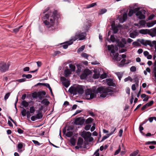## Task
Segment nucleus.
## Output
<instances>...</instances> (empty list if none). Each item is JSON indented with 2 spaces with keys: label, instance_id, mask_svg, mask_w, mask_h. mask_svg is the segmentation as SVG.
<instances>
[{
  "label": "nucleus",
  "instance_id": "obj_20",
  "mask_svg": "<svg viewBox=\"0 0 156 156\" xmlns=\"http://www.w3.org/2000/svg\"><path fill=\"white\" fill-rule=\"evenodd\" d=\"M106 82L107 84L109 86H114V83L113 82L112 80L111 79H107Z\"/></svg>",
  "mask_w": 156,
  "mask_h": 156
},
{
  "label": "nucleus",
  "instance_id": "obj_30",
  "mask_svg": "<svg viewBox=\"0 0 156 156\" xmlns=\"http://www.w3.org/2000/svg\"><path fill=\"white\" fill-rule=\"evenodd\" d=\"M96 5V2L93 3L91 4L87 5L86 8H90Z\"/></svg>",
  "mask_w": 156,
  "mask_h": 156
},
{
  "label": "nucleus",
  "instance_id": "obj_18",
  "mask_svg": "<svg viewBox=\"0 0 156 156\" xmlns=\"http://www.w3.org/2000/svg\"><path fill=\"white\" fill-rule=\"evenodd\" d=\"M108 50L109 51H111V53L114 54L115 51V48L113 45H108Z\"/></svg>",
  "mask_w": 156,
  "mask_h": 156
},
{
  "label": "nucleus",
  "instance_id": "obj_13",
  "mask_svg": "<svg viewBox=\"0 0 156 156\" xmlns=\"http://www.w3.org/2000/svg\"><path fill=\"white\" fill-rule=\"evenodd\" d=\"M73 41V40L72 39V38L71 37V39L69 41H67L64 43L62 45L63 48L64 49H66L68 48V45H70L73 44L74 41Z\"/></svg>",
  "mask_w": 156,
  "mask_h": 156
},
{
  "label": "nucleus",
  "instance_id": "obj_9",
  "mask_svg": "<svg viewBox=\"0 0 156 156\" xmlns=\"http://www.w3.org/2000/svg\"><path fill=\"white\" fill-rule=\"evenodd\" d=\"M9 66L8 63L6 64L3 62H0V70L2 72H5L8 69Z\"/></svg>",
  "mask_w": 156,
  "mask_h": 156
},
{
  "label": "nucleus",
  "instance_id": "obj_53",
  "mask_svg": "<svg viewBox=\"0 0 156 156\" xmlns=\"http://www.w3.org/2000/svg\"><path fill=\"white\" fill-rule=\"evenodd\" d=\"M84 72L87 74V76H88L91 73V71L89 69L85 70Z\"/></svg>",
  "mask_w": 156,
  "mask_h": 156
},
{
  "label": "nucleus",
  "instance_id": "obj_55",
  "mask_svg": "<svg viewBox=\"0 0 156 156\" xmlns=\"http://www.w3.org/2000/svg\"><path fill=\"white\" fill-rule=\"evenodd\" d=\"M81 56L83 58H87L88 56L87 53H83L81 54Z\"/></svg>",
  "mask_w": 156,
  "mask_h": 156
},
{
  "label": "nucleus",
  "instance_id": "obj_15",
  "mask_svg": "<svg viewBox=\"0 0 156 156\" xmlns=\"http://www.w3.org/2000/svg\"><path fill=\"white\" fill-rule=\"evenodd\" d=\"M83 139L81 138H79L77 143V146L75 147V148L76 149H78L81 147L83 144Z\"/></svg>",
  "mask_w": 156,
  "mask_h": 156
},
{
  "label": "nucleus",
  "instance_id": "obj_5",
  "mask_svg": "<svg viewBox=\"0 0 156 156\" xmlns=\"http://www.w3.org/2000/svg\"><path fill=\"white\" fill-rule=\"evenodd\" d=\"M86 33L85 32H82L81 31H78L76 33L74 37H72L73 41H75L77 39L80 40H83L85 39Z\"/></svg>",
  "mask_w": 156,
  "mask_h": 156
},
{
  "label": "nucleus",
  "instance_id": "obj_49",
  "mask_svg": "<svg viewBox=\"0 0 156 156\" xmlns=\"http://www.w3.org/2000/svg\"><path fill=\"white\" fill-rule=\"evenodd\" d=\"M132 45L135 46H139L140 45V44L137 41L133 42L132 43Z\"/></svg>",
  "mask_w": 156,
  "mask_h": 156
},
{
  "label": "nucleus",
  "instance_id": "obj_7",
  "mask_svg": "<svg viewBox=\"0 0 156 156\" xmlns=\"http://www.w3.org/2000/svg\"><path fill=\"white\" fill-rule=\"evenodd\" d=\"M73 129L72 128L69 126L67 127V129H66V128L65 127L63 129V132L66 136L70 137L73 134Z\"/></svg>",
  "mask_w": 156,
  "mask_h": 156
},
{
  "label": "nucleus",
  "instance_id": "obj_63",
  "mask_svg": "<svg viewBox=\"0 0 156 156\" xmlns=\"http://www.w3.org/2000/svg\"><path fill=\"white\" fill-rule=\"evenodd\" d=\"M152 44L154 46L155 48V51H156V41H153L152 42Z\"/></svg>",
  "mask_w": 156,
  "mask_h": 156
},
{
  "label": "nucleus",
  "instance_id": "obj_36",
  "mask_svg": "<svg viewBox=\"0 0 156 156\" xmlns=\"http://www.w3.org/2000/svg\"><path fill=\"white\" fill-rule=\"evenodd\" d=\"M93 119L91 118H89L87 119L86 121V122L87 124H90L93 121Z\"/></svg>",
  "mask_w": 156,
  "mask_h": 156
},
{
  "label": "nucleus",
  "instance_id": "obj_33",
  "mask_svg": "<svg viewBox=\"0 0 156 156\" xmlns=\"http://www.w3.org/2000/svg\"><path fill=\"white\" fill-rule=\"evenodd\" d=\"M107 11V10L105 9H101L99 11V15H101L102 14H103L104 13H105Z\"/></svg>",
  "mask_w": 156,
  "mask_h": 156
},
{
  "label": "nucleus",
  "instance_id": "obj_54",
  "mask_svg": "<svg viewBox=\"0 0 156 156\" xmlns=\"http://www.w3.org/2000/svg\"><path fill=\"white\" fill-rule=\"evenodd\" d=\"M22 27V26H21L18 28H16L14 29L13 30V31L16 33H17V32H18L19 31L21 27Z\"/></svg>",
  "mask_w": 156,
  "mask_h": 156
},
{
  "label": "nucleus",
  "instance_id": "obj_19",
  "mask_svg": "<svg viewBox=\"0 0 156 156\" xmlns=\"http://www.w3.org/2000/svg\"><path fill=\"white\" fill-rule=\"evenodd\" d=\"M72 71L69 69H67L64 71V75L66 77L69 76L70 74L71 73Z\"/></svg>",
  "mask_w": 156,
  "mask_h": 156
},
{
  "label": "nucleus",
  "instance_id": "obj_14",
  "mask_svg": "<svg viewBox=\"0 0 156 156\" xmlns=\"http://www.w3.org/2000/svg\"><path fill=\"white\" fill-rule=\"evenodd\" d=\"M149 34L152 37L156 36V27L149 30Z\"/></svg>",
  "mask_w": 156,
  "mask_h": 156
},
{
  "label": "nucleus",
  "instance_id": "obj_22",
  "mask_svg": "<svg viewBox=\"0 0 156 156\" xmlns=\"http://www.w3.org/2000/svg\"><path fill=\"white\" fill-rule=\"evenodd\" d=\"M148 31L149 30L147 29H141L139 30V32L141 34H145L147 33H149Z\"/></svg>",
  "mask_w": 156,
  "mask_h": 156
},
{
  "label": "nucleus",
  "instance_id": "obj_6",
  "mask_svg": "<svg viewBox=\"0 0 156 156\" xmlns=\"http://www.w3.org/2000/svg\"><path fill=\"white\" fill-rule=\"evenodd\" d=\"M81 136L86 141H91L93 139V138L91 137V133L89 132L83 131L81 133Z\"/></svg>",
  "mask_w": 156,
  "mask_h": 156
},
{
  "label": "nucleus",
  "instance_id": "obj_27",
  "mask_svg": "<svg viewBox=\"0 0 156 156\" xmlns=\"http://www.w3.org/2000/svg\"><path fill=\"white\" fill-rule=\"evenodd\" d=\"M22 77L23 78H26L27 79H30L32 77V75L30 74H23L22 75Z\"/></svg>",
  "mask_w": 156,
  "mask_h": 156
},
{
  "label": "nucleus",
  "instance_id": "obj_2",
  "mask_svg": "<svg viewBox=\"0 0 156 156\" xmlns=\"http://www.w3.org/2000/svg\"><path fill=\"white\" fill-rule=\"evenodd\" d=\"M59 17V15L56 11L50 12L45 14L43 17V19L46 20L44 21L43 22L47 27H51L57 22Z\"/></svg>",
  "mask_w": 156,
  "mask_h": 156
},
{
  "label": "nucleus",
  "instance_id": "obj_47",
  "mask_svg": "<svg viewBox=\"0 0 156 156\" xmlns=\"http://www.w3.org/2000/svg\"><path fill=\"white\" fill-rule=\"evenodd\" d=\"M21 114L23 116H25L26 115V110L25 109L23 108Z\"/></svg>",
  "mask_w": 156,
  "mask_h": 156
},
{
  "label": "nucleus",
  "instance_id": "obj_50",
  "mask_svg": "<svg viewBox=\"0 0 156 156\" xmlns=\"http://www.w3.org/2000/svg\"><path fill=\"white\" fill-rule=\"evenodd\" d=\"M10 93H7L5 95V97H4V99L5 100H7L8 99V98L10 96Z\"/></svg>",
  "mask_w": 156,
  "mask_h": 156
},
{
  "label": "nucleus",
  "instance_id": "obj_35",
  "mask_svg": "<svg viewBox=\"0 0 156 156\" xmlns=\"http://www.w3.org/2000/svg\"><path fill=\"white\" fill-rule=\"evenodd\" d=\"M85 45H82L80 48H79L77 50V52L78 53L82 51L84 49Z\"/></svg>",
  "mask_w": 156,
  "mask_h": 156
},
{
  "label": "nucleus",
  "instance_id": "obj_25",
  "mask_svg": "<svg viewBox=\"0 0 156 156\" xmlns=\"http://www.w3.org/2000/svg\"><path fill=\"white\" fill-rule=\"evenodd\" d=\"M138 35V33L137 32L131 33L130 34V37L132 38H135Z\"/></svg>",
  "mask_w": 156,
  "mask_h": 156
},
{
  "label": "nucleus",
  "instance_id": "obj_56",
  "mask_svg": "<svg viewBox=\"0 0 156 156\" xmlns=\"http://www.w3.org/2000/svg\"><path fill=\"white\" fill-rule=\"evenodd\" d=\"M32 141L33 143L36 145L39 146L40 145L39 142L37 140H32Z\"/></svg>",
  "mask_w": 156,
  "mask_h": 156
},
{
  "label": "nucleus",
  "instance_id": "obj_1",
  "mask_svg": "<svg viewBox=\"0 0 156 156\" xmlns=\"http://www.w3.org/2000/svg\"><path fill=\"white\" fill-rule=\"evenodd\" d=\"M112 90L109 87H100L96 90L95 87L92 89H88L85 91L86 98L87 100L92 99L96 97L98 93L101 94L100 97L104 98L107 95L112 94Z\"/></svg>",
  "mask_w": 156,
  "mask_h": 156
},
{
  "label": "nucleus",
  "instance_id": "obj_41",
  "mask_svg": "<svg viewBox=\"0 0 156 156\" xmlns=\"http://www.w3.org/2000/svg\"><path fill=\"white\" fill-rule=\"evenodd\" d=\"M35 111V108L34 106H32L30 108V112L31 113H34Z\"/></svg>",
  "mask_w": 156,
  "mask_h": 156
},
{
  "label": "nucleus",
  "instance_id": "obj_17",
  "mask_svg": "<svg viewBox=\"0 0 156 156\" xmlns=\"http://www.w3.org/2000/svg\"><path fill=\"white\" fill-rule=\"evenodd\" d=\"M156 24V20L151 21L150 22H147L146 23V27H153Z\"/></svg>",
  "mask_w": 156,
  "mask_h": 156
},
{
  "label": "nucleus",
  "instance_id": "obj_58",
  "mask_svg": "<svg viewBox=\"0 0 156 156\" xmlns=\"http://www.w3.org/2000/svg\"><path fill=\"white\" fill-rule=\"evenodd\" d=\"M123 133V130L122 129H120L119 132V136L120 137H121L122 136V134Z\"/></svg>",
  "mask_w": 156,
  "mask_h": 156
},
{
  "label": "nucleus",
  "instance_id": "obj_24",
  "mask_svg": "<svg viewBox=\"0 0 156 156\" xmlns=\"http://www.w3.org/2000/svg\"><path fill=\"white\" fill-rule=\"evenodd\" d=\"M118 76L119 80H120L123 75V73L122 72H117L115 73Z\"/></svg>",
  "mask_w": 156,
  "mask_h": 156
},
{
  "label": "nucleus",
  "instance_id": "obj_38",
  "mask_svg": "<svg viewBox=\"0 0 156 156\" xmlns=\"http://www.w3.org/2000/svg\"><path fill=\"white\" fill-rule=\"evenodd\" d=\"M112 27L113 31L114 33H117L118 31V29L116 27H114L113 25H112Z\"/></svg>",
  "mask_w": 156,
  "mask_h": 156
},
{
  "label": "nucleus",
  "instance_id": "obj_62",
  "mask_svg": "<svg viewBox=\"0 0 156 156\" xmlns=\"http://www.w3.org/2000/svg\"><path fill=\"white\" fill-rule=\"evenodd\" d=\"M18 132L20 134H22L23 132V131L21 129L19 128L17 129Z\"/></svg>",
  "mask_w": 156,
  "mask_h": 156
},
{
  "label": "nucleus",
  "instance_id": "obj_4",
  "mask_svg": "<svg viewBox=\"0 0 156 156\" xmlns=\"http://www.w3.org/2000/svg\"><path fill=\"white\" fill-rule=\"evenodd\" d=\"M140 8L139 7L136 8L134 9L135 15L139 19H144L145 18V14L146 12L144 9L140 10Z\"/></svg>",
  "mask_w": 156,
  "mask_h": 156
},
{
  "label": "nucleus",
  "instance_id": "obj_12",
  "mask_svg": "<svg viewBox=\"0 0 156 156\" xmlns=\"http://www.w3.org/2000/svg\"><path fill=\"white\" fill-rule=\"evenodd\" d=\"M146 23H147L145 20H140L138 24H135V25L138 27L139 28L145 27H146Z\"/></svg>",
  "mask_w": 156,
  "mask_h": 156
},
{
  "label": "nucleus",
  "instance_id": "obj_60",
  "mask_svg": "<svg viewBox=\"0 0 156 156\" xmlns=\"http://www.w3.org/2000/svg\"><path fill=\"white\" fill-rule=\"evenodd\" d=\"M121 41L125 45L127 43V41L125 38H122Z\"/></svg>",
  "mask_w": 156,
  "mask_h": 156
},
{
  "label": "nucleus",
  "instance_id": "obj_48",
  "mask_svg": "<svg viewBox=\"0 0 156 156\" xmlns=\"http://www.w3.org/2000/svg\"><path fill=\"white\" fill-rule=\"evenodd\" d=\"M23 147V143H20L18 144L17 146V148L18 149H21Z\"/></svg>",
  "mask_w": 156,
  "mask_h": 156
},
{
  "label": "nucleus",
  "instance_id": "obj_44",
  "mask_svg": "<svg viewBox=\"0 0 156 156\" xmlns=\"http://www.w3.org/2000/svg\"><path fill=\"white\" fill-rule=\"evenodd\" d=\"M121 150V147H120V146L119 145V149L118 150H117L115 152V153L114 154L115 155H116L119 154V152Z\"/></svg>",
  "mask_w": 156,
  "mask_h": 156
},
{
  "label": "nucleus",
  "instance_id": "obj_28",
  "mask_svg": "<svg viewBox=\"0 0 156 156\" xmlns=\"http://www.w3.org/2000/svg\"><path fill=\"white\" fill-rule=\"evenodd\" d=\"M21 105L25 107H28L29 105V103L25 101H23L21 104Z\"/></svg>",
  "mask_w": 156,
  "mask_h": 156
},
{
  "label": "nucleus",
  "instance_id": "obj_52",
  "mask_svg": "<svg viewBox=\"0 0 156 156\" xmlns=\"http://www.w3.org/2000/svg\"><path fill=\"white\" fill-rule=\"evenodd\" d=\"M136 70V68L134 66H132L130 68V70L131 72H134Z\"/></svg>",
  "mask_w": 156,
  "mask_h": 156
},
{
  "label": "nucleus",
  "instance_id": "obj_3",
  "mask_svg": "<svg viewBox=\"0 0 156 156\" xmlns=\"http://www.w3.org/2000/svg\"><path fill=\"white\" fill-rule=\"evenodd\" d=\"M69 91L71 94L76 95L77 94H83L84 90L82 86L78 85L70 87Z\"/></svg>",
  "mask_w": 156,
  "mask_h": 156
},
{
  "label": "nucleus",
  "instance_id": "obj_64",
  "mask_svg": "<svg viewBox=\"0 0 156 156\" xmlns=\"http://www.w3.org/2000/svg\"><path fill=\"white\" fill-rule=\"evenodd\" d=\"M154 77L156 80V66L154 67Z\"/></svg>",
  "mask_w": 156,
  "mask_h": 156
},
{
  "label": "nucleus",
  "instance_id": "obj_57",
  "mask_svg": "<svg viewBox=\"0 0 156 156\" xmlns=\"http://www.w3.org/2000/svg\"><path fill=\"white\" fill-rule=\"evenodd\" d=\"M90 127H91V125H87L85 126V129L86 130H88L90 129Z\"/></svg>",
  "mask_w": 156,
  "mask_h": 156
},
{
  "label": "nucleus",
  "instance_id": "obj_46",
  "mask_svg": "<svg viewBox=\"0 0 156 156\" xmlns=\"http://www.w3.org/2000/svg\"><path fill=\"white\" fill-rule=\"evenodd\" d=\"M126 60L125 59H122L121 61V63L122 64V65H119V66L120 67H122L123 66L124 64H126Z\"/></svg>",
  "mask_w": 156,
  "mask_h": 156
},
{
  "label": "nucleus",
  "instance_id": "obj_43",
  "mask_svg": "<svg viewBox=\"0 0 156 156\" xmlns=\"http://www.w3.org/2000/svg\"><path fill=\"white\" fill-rule=\"evenodd\" d=\"M26 81V79L23 78H22L20 79H18L16 80V81H17L20 83L23 82H25Z\"/></svg>",
  "mask_w": 156,
  "mask_h": 156
},
{
  "label": "nucleus",
  "instance_id": "obj_16",
  "mask_svg": "<svg viewBox=\"0 0 156 156\" xmlns=\"http://www.w3.org/2000/svg\"><path fill=\"white\" fill-rule=\"evenodd\" d=\"M127 15L126 13L125 12L122 17L119 18V21L120 23H123L124 22L127 18Z\"/></svg>",
  "mask_w": 156,
  "mask_h": 156
},
{
  "label": "nucleus",
  "instance_id": "obj_26",
  "mask_svg": "<svg viewBox=\"0 0 156 156\" xmlns=\"http://www.w3.org/2000/svg\"><path fill=\"white\" fill-rule=\"evenodd\" d=\"M41 102L42 104L45 105H48L49 104V102L48 101V100L47 99H43Z\"/></svg>",
  "mask_w": 156,
  "mask_h": 156
},
{
  "label": "nucleus",
  "instance_id": "obj_39",
  "mask_svg": "<svg viewBox=\"0 0 156 156\" xmlns=\"http://www.w3.org/2000/svg\"><path fill=\"white\" fill-rule=\"evenodd\" d=\"M88 76L84 72L80 76V77L82 79H85Z\"/></svg>",
  "mask_w": 156,
  "mask_h": 156
},
{
  "label": "nucleus",
  "instance_id": "obj_51",
  "mask_svg": "<svg viewBox=\"0 0 156 156\" xmlns=\"http://www.w3.org/2000/svg\"><path fill=\"white\" fill-rule=\"evenodd\" d=\"M110 40L112 42H114L115 41V36L113 35H112L110 37Z\"/></svg>",
  "mask_w": 156,
  "mask_h": 156
},
{
  "label": "nucleus",
  "instance_id": "obj_21",
  "mask_svg": "<svg viewBox=\"0 0 156 156\" xmlns=\"http://www.w3.org/2000/svg\"><path fill=\"white\" fill-rule=\"evenodd\" d=\"M114 59L117 61H120L121 59L120 55L119 56V54L118 53H116L114 56Z\"/></svg>",
  "mask_w": 156,
  "mask_h": 156
},
{
  "label": "nucleus",
  "instance_id": "obj_8",
  "mask_svg": "<svg viewBox=\"0 0 156 156\" xmlns=\"http://www.w3.org/2000/svg\"><path fill=\"white\" fill-rule=\"evenodd\" d=\"M41 110L37 111V114L36 115L32 116L31 117V119L32 121H34L37 120L41 119L43 117V115L42 112H41Z\"/></svg>",
  "mask_w": 156,
  "mask_h": 156
},
{
  "label": "nucleus",
  "instance_id": "obj_45",
  "mask_svg": "<svg viewBox=\"0 0 156 156\" xmlns=\"http://www.w3.org/2000/svg\"><path fill=\"white\" fill-rule=\"evenodd\" d=\"M154 103V101H151L150 102H148V103L146 104V105L147 106V107H149L151 106Z\"/></svg>",
  "mask_w": 156,
  "mask_h": 156
},
{
  "label": "nucleus",
  "instance_id": "obj_42",
  "mask_svg": "<svg viewBox=\"0 0 156 156\" xmlns=\"http://www.w3.org/2000/svg\"><path fill=\"white\" fill-rule=\"evenodd\" d=\"M139 152L138 150H136L135 151H134L133 153H131L130 156H136V155Z\"/></svg>",
  "mask_w": 156,
  "mask_h": 156
},
{
  "label": "nucleus",
  "instance_id": "obj_31",
  "mask_svg": "<svg viewBox=\"0 0 156 156\" xmlns=\"http://www.w3.org/2000/svg\"><path fill=\"white\" fill-rule=\"evenodd\" d=\"M37 85H43L44 86L48 88H49L50 87V86L49 84L47 83H38Z\"/></svg>",
  "mask_w": 156,
  "mask_h": 156
},
{
  "label": "nucleus",
  "instance_id": "obj_61",
  "mask_svg": "<svg viewBox=\"0 0 156 156\" xmlns=\"http://www.w3.org/2000/svg\"><path fill=\"white\" fill-rule=\"evenodd\" d=\"M131 88L133 91H134L136 90V86L135 84H133L132 85Z\"/></svg>",
  "mask_w": 156,
  "mask_h": 156
},
{
  "label": "nucleus",
  "instance_id": "obj_29",
  "mask_svg": "<svg viewBox=\"0 0 156 156\" xmlns=\"http://www.w3.org/2000/svg\"><path fill=\"white\" fill-rule=\"evenodd\" d=\"M70 142L72 145L74 146L76 144V140L73 138H72L70 139Z\"/></svg>",
  "mask_w": 156,
  "mask_h": 156
},
{
  "label": "nucleus",
  "instance_id": "obj_40",
  "mask_svg": "<svg viewBox=\"0 0 156 156\" xmlns=\"http://www.w3.org/2000/svg\"><path fill=\"white\" fill-rule=\"evenodd\" d=\"M125 82H127L129 80L130 82H132L133 81V79L130 76H129L128 77L126 78L125 79Z\"/></svg>",
  "mask_w": 156,
  "mask_h": 156
},
{
  "label": "nucleus",
  "instance_id": "obj_37",
  "mask_svg": "<svg viewBox=\"0 0 156 156\" xmlns=\"http://www.w3.org/2000/svg\"><path fill=\"white\" fill-rule=\"evenodd\" d=\"M146 144H156V141H147L145 143Z\"/></svg>",
  "mask_w": 156,
  "mask_h": 156
},
{
  "label": "nucleus",
  "instance_id": "obj_10",
  "mask_svg": "<svg viewBox=\"0 0 156 156\" xmlns=\"http://www.w3.org/2000/svg\"><path fill=\"white\" fill-rule=\"evenodd\" d=\"M61 80L64 86L66 87H67L69 86L70 84L69 82L65 77L63 76L61 77Z\"/></svg>",
  "mask_w": 156,
  "mask_h": 156
},
{
  "label": "nucleus",
  "instance_id": "obj_32",
  "mask_svg": "<svg viewBox=\"0 0 156 156\" xmlns=\"http://www.w3.org/2000/svg\"><path fill=\"white\" fill-rule=\"evenodd\" d=\"M69 67L71 69V70L72 71H74L75 69V66L72 64H70L69 65Z\"/></svg>",
  "mask_w": 156,
  "mask_h": 156
},
{
  "label": "nucleus",
  "instance_id": "obj_11",
  "mask_svg": "<svg viewBox=\"0 0 156 156\" xmlns=\"http://www.w3.org/2000/svg\"><path fill=\"white\" fill-rule=\"evenodd\" d=\"M84 119L82 118L79 117L76 119L74 123L77 125H82L84 122Z\"/></svg>",
  "mask_w": 156,
  "mask_h": 156
},
{
  "label": "nucleus",
  "instance_id": "obj_23",
  "mask_svg": "<svg viewBox=\"0 0 156 156\" xmlns=\"http://www.w3.org/2000/svg\"><path fill=\"white\" fill-rule=\"evenodd\" d=\"M113 132L110 133H109L107 134L106 136H104L102 138L101 141H103L109 137L110 136L113 134Z\"/></svg>",
  "mask_w": 156,
  "mask_h": 156
},
{
  "label": "nucleus",
  "instance_id": "obj_34",
  "mask_svg": "<svg viewBox=\"0 0 156 156\" xmlns=\"http://www.w3.org/2000/svg\"><path fill=\"white\" fill-rule=\"evenodd\" d=\"M133 13H135L134 9H130L128 13V15L129 16H131Z\"/></svg>",
  "mask_w": 156,
  "mask_h": 156
},
{
  "label": "nucleus",
  "instance_id": "obj_59",
  "mask_svg": "<svg viewBox=\"0 0 156 156\" xmlns=\"http://www.w3.org/2000/svg\"><path fill=\"white\" fill-rule=\"evenodd\" d=\"M118 45L120 47L123 48L125 46V44H123L122 43L120 42L118 43Z\"/></svg>",
  "mask_w": 156,
  "mask_h": 156
}]
</instances>
